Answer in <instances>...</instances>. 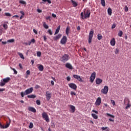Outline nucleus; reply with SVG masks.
Segmentation results:
<instances>
[{"label":"nucleus","instance_id":"412c9836","mask_svg":"<svg viewBox=\"0 0 131 131\" xmlns=\"http://www.w3.org/2000/svg\"><path fill=\"white\" fill-rule=\"evenodd\" d=\"M61 28V26H59L56 31H55V32L54 33V35H56V34H58V33H59V32L60 31V29Z\"/></svg>","mask_w":131,"mask_h":131},{"label":"nucleus","instance_id":"7c9ffc66","mask_svg":"<svg viewBox=\"0 0 131 131\" xmlns=\"http://www.w3.org/2000/svg\"><path fill=\"white\" fill-rule=\"evenodd\" d=\"M97 38L98 40H101V39H102V34L101 33L98 34Z\"/></svg>","mask_w":131,"mask_h":131},{"label":"nucleus","instance_id":"c9c22d12","mask_svg":"<svg viewBox=\"0 0 131 131\" xmlns=\"http://www.w3.org/2000/svg\"><path fill=\"white\" fill-rule=\"evenodd\" d=\"M5 84H6V83L3 81H3L1 80L0 82V86H4Z\"/></svg>","mask_w":131,"mask_h":131},{"label":"nucleus","instance_id":"a211bd4d","mask_svg":"<svg viewBox=\"0 0 131 131\" xmlns=\"http://www.w3.org/2000/svg\"><path fill=\"white\" fill-rule=\"evenodd\" d=\"M66 67L67 68H68L69 69H71V70L73 69V67H72L71 64H70L69 63H67L66 64Z\"/></svg>","mask_w":131,"mask_h":131},{"label":"nucleus","instance_id":"79ce46f5","mask_svg":"<svg viewBox=\"0 0 131 131\" xmlns=\"http://www.w3.org/2000/svg\"><path fill=\"white\" fill-rule=\"evenodd\" d=\"M5 15H6L7 17H11V16H12V15L10 14V13L8 12L5 13Z\"/></svg>","mask_w":131,"mask_h":131},{"label":"nucleus","instance_id":"a878e982","mask_svg":"<svg viewBox=\"0 0 131 131\" xmlns=\"http://www.w3.org/2000/svg\"><path fill=\"white\" fill-rule=\"evenodd\" d=\"M70 108L72 111V113H74V112H75V106L73 105H70Z\"/></svg>","mask_w":131,"mask_h":131},{"label":"nucleus","instance_id":"5fc2aeb1","mask_svg":"<svg viewBox=\"0 0 131 131\" xmlns=\"http://www.w3.org/2000/svg\"><path fill=\"white\" fill-rule=\"evenodd\" d=\"M44 41H47V36L46 35L43 36Z\"/></svg>","mask_w":131,"mask_h":131},{"label":"nucleus","instance_id":"052dcab7","mask_svg":"<svg viewBox=\"0 0 131 131\" xmlns=\"http://www.w3.org/2000/svg\"><path fill=\"white\" fill-rule=\"evenodd\" d=\"M93 112H94V113H96V114H98V113H99V112L95 110H93Z\"/></svg>","mask_w":131,"mask_h":131},{"label":"nucleus","instance_id":"c85d7f7f","mask_svg":"<svg viewBox=\"0 0 131 131\" xmlns=\"http://www.w3.org/2000/svg\"><path fill=\"white\" fill-rule=\"evenodd\" d=\"M18 55H19L20 58H21V59H23L24 60L25 59V58H24V56L23 55V54L20 52H18Z\"/></svg>","mask_w":131,"mask_h":131},{"label":"nucleus","instance_id":"6ab92c4d","mask_svg":"<svg viewBox=\"0 0 131 131\" xmlns=\"http://www.w3.org/2000/svg\"><path fill=\"white\" fill-rule=\"evenodd\" d=\"M28 110L29 111H31V112H33L34 113H35V112H36V110H35L34 107H29Z\"/></svg>","mask_w":131,"mask_h":131},{"label":"nucleus","instance_id":"bf43d9fd","mask_svg":"<svg viewBox=\"0 0 131 131\" xmlns=\"http://www.w3.org/2000/svg\"><path fill=\"white\" fill-rule=\"evenodd\" d=\"M33 32H34V33H35V34H37V31H36V30L33 29Z\"/></svg>","mask_w":131,"mask_h":131},{"label":"nucleus","instance_id":"9d476101","mask_svg":"<svg viewBox=\"0 0 131 131\" xmlns=\"http://www.w3.org/2000/svg\"><path fill=\"white\" fill-rule=\"evenodd\" d=\"M69 86L75 91H76V89H77V85H76L74 83H71L69 84Z\"/></svg>","mask_w":131,"mask_h":131},{"label":"nucleus","instance_id":"473e14b6","mask_svg":"<svg viewBox=\"0 0 131 131\" xmlns=\"http://www.w3.org/2000/svg\"><path fill=\"white\" fill-rule=\"evenodd\" d=\"M42 3L45 4V3H46V2H47V3H48V4H52V1H51V0H42Z\"/></svg>","mask_w":131,"mask_h":131},{"label":"nucleus","instance_id":"4c0bfd02","mask_svg":"<svg viewBox=\"0 0 131 131\" xmlns=\"http://www.w3.org/2000/svg\"><path fill=\"white\" fill-rule=\"evenodd\" d=\"M106 115H107V116H109L110 117H112V118H115V116H114V115H111L109 113H106Z\"/></svg>","mask_w":131,"mask_h":131},{"label":"nucleus","instance_id":"864d4df0","mask_svg":"<svg viewBox=\"0 0 131 131\" xmlns=\"http://www.w3.org/2000/svg\"><path fill=\"white\" fill-rule=\"evenodd\" d=\"M51 126H52V127L55 128L56 125H55V123H51Z\"/></svg>","mask_w":131,"mask_h":131},{"label":"nucleus","instance_id":"774afa93","mask_svg":"<svg viewBox=\"0 0 131 131\" xmlns=\"http://www.w3.org/2000/svg\"><path fill=\"white\" fill-rule=\"evenodd\" d=\"M52 85H54L55 84V83L53 82V81H51Z\"/></svg>","mask_w":131,"mask_h":131},{"label":"nucleus","instance_id":"20e7f679","mask_svg":"<svg viewBox=\"0 0 131 131\" xmlns=\"http://www.w3.org/2000/svg\"><path fill=\"white\" fill-rule=\"evenodd\" d=\"M93 36H94V30H92L91 31H90L89 33V40H88L89 43H91L92 42V39H93Z\"/></svg>","mask_w":131,"mask_h":131},{"label":"nucleus","instance_id":"cd10ccee","mask_svg":"<svg viewBox=\"0 0 131 131\" xmlns=\"http://www.w3.org/2000/svg\"><path fill=\"white\" fill-rule=\"evenodd\" d=\"M101 1V4L102 6V7H105L106 6V2H105V0H100Z\"/></svg>","mask_w":131,"mask_h":131},{"label":"nucleus","instance_id":"0eeeda50","mask_svg":"<svg viewBox=\"0 0 131 131\" xmlns=\"http://www.w3.org/2000/svg\"><path fill=\"white\" fill-rule=\"evenodd\" d=\"M9 123H7L5 126L4 125H2V123L0 122V128H2L3 129L5 128H8V127H9V126H10V125L11 124V119L9 118Z\"/></svg>","mask_w":131,"mask_h":131},{"label":"nucleus","instance_id":"e433bc0d","mask_svg":"<svg viewBox=\"0 0 131 131\" xmlns=\"http://www.w3.org/2000/svg\"><path fill=\"white\" fill-rule=\"evenodd\" d=\"M19 4H21L22 5H26V2H25L23 0H20Z\"/></svg>","mask_w":131,"mask_h":131},{"label":"nucleus","instance_id":"e2e57ef3","mask_svg":"<svg viewBox=\"0 0 131 131\" xmlns=\"http://www.w3.org/2000/svg\"><path fill=\"white\" fill-rule=\"evenodd\" d=\"M37 12H38V13H41L42 11L40 9H37Z\"/></svg>","mask_w":131,"mask_h":131},{"label":"nucleus","instance_id":"1a4fd4ad","mask_svg":"<svg viewBox=\"0 0 131 131\" xmlns=\"http://www.w3.org/2000/svg\"><path fill=\"white\" fill-rule=\"evenodd\" d=\"M95 78H96V72H93L92 73L91 76L90 77V82H94V80H95Z\"/></svg>","mask_w":131,"mask_h":131},{"label":"nucleus","instance_id":"2f4dec72","mask_svg":"<svg viewBox=\"0 0 131 131\" xmlns=\"http://www.w3.org/2000/svg\"><path fill=\"white\" fill-rule=\"evenodd\" d=\"M28 98L34 99V98H36V96H35V95H28Z\"/></svg>","mask_w":131,"mask_h":131},{"label":"nucleus","instance_id":"680f3d73","mask_svg":"<svg viewBox=\"0 0 131 131\" xmlns=\"http://www.w3.org/2000/svg\"><path fill=\"white\" fill-rule=\"evenodd\" d=\"M52 17H53V18H56V17H57V15H56V14L52 13Z\"/></svg>","mask_w":131,"mask_h":131},{"label":"nucleus","instance_id":"13d9d810","mask_svg":"<svg viewBox=\"0 0 131 131\" xmlns=\"http://www.w3.org/2000/svg\"><path fill=\"white\" fill-rule=\"evenodd\" d=\"M26 73H27V75H30V71H29V70L27 71Z\"/></svg>","mask_w":131,"mask_h":131},{"label":"nucleus","instance_id":"aec40b11","mask_svg":"<svg viewBox=\"0 0 131 131\" xmlns=\"http://www.w3.org/2000/svg\"><path fill=\"white\" fill-rule=\"evenodd\" d=\"M11 80V78L10 77H7L6 78L3 79V81L5 83H7L9 82Z\"/></svg>","mask_w":131,"mask_h":131},{"label":"nucleus","instance_id":"9b49d317","mask_svg":"<svg viewBox=\"0 0 131 131\" xmlns=\"http://www.w3.org/2000/svg\"><path fill=\"white\" fill-rule=\"evenodd\" d=\"M66 42H67V37L63 36L60 40V43H61V45H65Z\"/></svg>","mask_w":131,"mask_h":131},{"label":"nucleus","instance_id":"0e129e2a","mask_svg":"<svg viewBox=\"0 0 131 131\" xmlns=\"http://www.w3.org/2000/svg\"><path fill=\"white\" fill-rule=\"evenodd\" d=\"M31 42H32L33 43H34V42H35V39H32L31 40Z\"/></svg>","mask_w":131,"mask_h":131},{"label":"nucleus","instance_id":"b1692460","mask_svg":"<svg viewBox=\"0 0 131 131\" xmlns=\"http://www.w3.org/2000/svg\"><path fill=\"white\" fill-rule=\"evenodd\" d=\"M107 13L110 16H111L112 15V9H111L110 8H108L107 9Z\"/></svg>","mask_w":131,"mask_h":131},{"label":"nucleus","instance_id":"c756f323","mask_svg":"<svg viewBox=\"0 0 131 131\" xmlns=\"http://www.w3.org/2000/svg\"><path fill=\"white\" fill-rule=\"evenodd\" d=\"M101 128V129H102V130H105V131H110V130L108 127H102Z\"/></svg>","mask_w":131,"mask_h":131},{"label":"nucleus","instance_id":"8fccbe9b","mask_svg":"<svg viewBox=\"0 0 131 131\" xmlns=\"http://www.w3.org/2000/svg\"><path fill=\"white\" fill-rule=\"evenodd\" d=\"M48 33H49V34H50V35H52L53 34V33L52 32V30L49 29V30H48Z\"/></svg>","mask_w":131,"mask_h":131},{"label":"nucleus","instance_id":"de8ad7c7","mask_svg":"<svg viewBox=\"0 0 131 131\" xmlns=\"http://www.w3.org/2000/svg\"><path fill=\"white\" fill-rule=\"evenodd\" d=\"M111 102L112 104L114 105L115 106V101L113 100H111Z\"/></svg>","mask_w":131,"mask_h":131},{"label":"nucleus","instance_id":"f03ea898","mask_svg":"<svg viewBox=\"0 0 131 131\" xmlns=\"http://www.w3.org/2000/svg\"><path fill=\"white\" fill-rule=\"evenodd\" d=\"M32 92H33V88L31 87L30 88L27 89L26 91H25L24 92H21L20 95L22 97V98H24V96L26 95H29V94H31Z\"/></svg>","mask_w":131,"mask_h":131},{"label":"nucleus","instance_id":"a18cd8bd","mask_svg":"<svg viewBox=\"0 0 131 131\" xmlns=\"http://www.w3.org/2000/svg\"><path fill=\"white\" fill-rule=\"evenodd\" d=\"M125 12H128V7H127V6H125L124 7Z\"/></svg>","mask_w":131,"mask_h":131},{"label":"nucleus","instance_id":"f704fd0d","mask_svg":"<svg viewBox=\"0 0 131 131\" xmlns=\"http://www.w3.org/2000/svg\"><path fill=\"white\" fill-rule=\"evenodd\" d=\"M122 34H123V32H122V31H119L118 34V36L121 37V36H122Z\"/></svg>","mask_w":131,"mask_h":131},{"label":"nucleus","instance_id":"393cba45","mask_svg":"<svg viewBox=\"0 0 131 131\" xmlns=\"http://www.w3.org/2000/svg\"><path fill=\"white\" fill-rule=\"evenodd\" d=\"M38 69H39V71H43V66L40 65L38 67Z\"/></svg>","mask_w":131,"mask_h":131},{"label":"nucleus","instance_id":"c03bdc74","mask_svg":"<svg viewBox=\"0 0 131 131\" xmlns=\"http://www.w3.org/2000/svg\"><path fill=\"white\" fill-rule=\"evenodd\" d=\"M29 127V128H33V123H30Z\"/></svg>","mask_w":131,"mask_h":131},{"label":"nucleus","instance_id":"ddd939ff","mask_svg":"<svg viewBox=\"0 0 131 131\" xmlns=\"http://www.w3.org/2000/svg\"><path fill=\"white\" fill-rule=\"evenodd\" d=\"M73 77L74 78H75V79H77L78 81H80V82H82V81H83V80H82V79L81 78V77H80V76L79 75H74Z\"/></svg>","mask_w":131,"mask_h":131},{"label":"nucleus","instance_id":"6e6552de","mask_svg":"<svg viewBox=\"0 0 131 131\" xmlns=\"http://www.w3.org/2000/svg\"><path fill=\"white\" fill-rule=\"evenodd\" d=\"M46 97L47 101H50L52 98V93H50L49 91H47L46 93Z\"/></svg>","mask_w":131,"mask_h":131},{"label":"nucleus","instance_id":"2eb2a0df","mask_svg":"<svg viewBox=\"0 0 131 131\" xmlns=\"http://www.w3.org/2000/svg\"><path fill=\"white\" fill-rule=\"evenodd\" d=\"M111 46H112V47H114L115 46V44L116 43V42L115 41V38H113L111 41H110Z\"/></svg>","mask_w":131,"mask_h":131},{"label":"nucleus","instance_id":"f257e3e1","mask_svg":"<svg viewBox=\"0 0 131 131\" xmlns=\"http://www.w3.org/2000/svg\"><path fill=\"white\" fill-rule=\"evenodd\" d=\"M91 16V11L87 10L86 12H81V18L83 20L86 19L87 18H90Z\"/></svg>","mask_w":131,"mask_h":131},{"label":"nucleus","instance_id":"3c124183","mask_svg":"<svg viewBox=\"0 0 131 131\" xmlns=\"http://www.w3.org/2000/svg\"><path fill=\"white\" fill-rule=\"evenodd\" d=\"M36 104H37V105H40V100H36Z\"/></svg>","mask_w":131,"mask_h":131},{"label":"nucleus","instance_id":"58836bf2","mask_svg":"<svg viewBox=\"0 0 131 131\" xmlns=\"http://www.w3.org/2000/svg\"><path fill=\"white\" fill-rule=\"evenodd\" d=\"M14 41H15V39H11L8 40L7 42H14Z\"/></svg>","mask_w":131,"mask_h":131},{"label":"nucleus","instance_id":"423d86ee","mask_svg":"<svg viewBox=\"0 0 131 131\" xmlns=\"http://www.w3.org/2000/svg\"><path fill=\"white\" fill-rule=\"evenodd\" d=\"M108 91L109 87H108L107 85H105L104 86L103 89L101 90V93L103 94V95H107V94H108Z\"/></svg>","mask_w":131,"mask_h":131},{"label":"nucleus","instance_id":"bb28decb","mask_svg":"<svg viewBox=\"0 0 131 131\" xmlns=\"http://www.w3.org/2000/svg\"><path fill=\"white\" fill-rule=\"evenodd\" d=\"M43 26L45 29H49V25H47V23L46 22H44L43 23Z\"/></svg>","mask_w":131,"mask_h":131},{"label":"nucleus","instance_id":"f3484780","mask_svg":"<svg viewBox=\"0 0 131 131\" xmlns=\"http://www.w3.org/2000/svg\"><path fill=\"white\" fill-rule=\"evenodd\" d=\"M62 37V35L61 34H59L56 36L53 37L54 40H58L59 38H61Z\"/></svg>","mask_w":131,"mask_h":131},{"label":"nucleus","instance_id":"09e8293b","mask_svg":"<svg viewBox=\"0 0 131 131\" xmlns=\"http://www.w3.org/2000/svg\"><path fill=\"white\" fill-rule=\"evenodd\" d=\"M118 53H119V50L116 49V50L115 51V54L117 55V54H118Z\"/></svg>","mask_w":131,"mask_h":131},{"label":"nucleus","instance_id":"603ef678","mask_svg":"<svg viewBox=\"0 0 131 131\" xmlns=\"http://www.w3.org/2000/svg\"><path fill=\"white\" fill-rule=\"evenodd\" d=\"M67 80H68V81H70V80H71V78H70L69 76H68L67 77Z\"/></svg>","mask_w":131,"mask_h":131},{"label":"nucleus","instance_id":"dca6fc26","mask_svg":"<svg viewBox=\"0 0 131 131\" xmlns=\"http://www.w3.org/2000/svg\"><path fill=\"white\" fill-rule=\"evenodd\" d=\"M125 101H128V103L127 106L125 107V109H128V108H130L131 105L129 104V99H128L127 98H126L125 99Z\"/></svg>","mask_w":131,"mask_h":131},{"label":"nucleus","instance_id":"39448f33","mask_svg":"<svg viewBox=\"0 0 131 131\" xmlns=\"http://www.w3.org/2000/svg\"><path fill=\"white\" fill-rule=\"evenodd\" d=\"M42 117L47 122H50V119L49 118V116L47 113L43 112L42 114Z\"/></svg>","mask_w":131,"mask_h":131},{"label":"nucleus","instance_id":"5701e85b","mask_svg":"<svg viewBox=\"0 0 131 131\" xmlns=\"http://www.w3.org/2000/svg\"><path fill=\"white\" fill-rule=\"evenodd\" d=\"M71 2L73 6V7H77V3H76L75 1H73V0H71Z\"/></svg>","mask_w":131,"mask_h":131},{"label":"nucleus","instance_id":"a19ab883","mask_svg":"<svg viewBox=\"0 0 131 131\" xmlns=\"http://www.w3.org/2000/svg\"><path fill=\"white\" fill-rule=\"evenodd\" d=\"M11 69H12V70H13L14 72V74H17L18 73V72H17V71L16 70H15V69L13 68H11Z\"/></svg>","mask_w":131,"mask_h":131},{"label":"nucleus","instance_id":"37998d69","mask_svg":"<svg viewBox=\"0 0 131 131\" xmlns=\"http://www.w3.org/2000/svg\"><path fill=\"white\" fill-rule=\"evenodd\" d=\"M37 57H40L41 56V52L38 51L37 52Z\"/></svg>","mask_w":131,"mask_h":131},{"label":"nucleus","instance_id":"338daca9","mask_svg":"<svg viewBox=\"0 0 131 131\" xmlns=\"http://www.w3.org/2000/svg\"><path fill=\"white\" fill-rule=\"evenodd\" d=\"M108 120H109V121H112V122H114V120H113V119H111V118H110V119H108Z\"/></svg>","mask_w":131,"mask_h":131},{"label":"nucleus","instance_id":"69168bd1","mask_svg":"<svg viewBox=\"0 0 131 131\" xmlns=\"http://www.w3.org/2000/svg\"><path fill=\"white\" fill-rule=\"evenodd\" d=\"M20 13L23 15V16H24V15H25L24 12H23V11H20Z\"/></svg>","mask_w":131,"mask_h":131},{"label":"nucleus","instance_id":"49530a36","mask_svg":"<svg viewBox=\"0 0 131 131\" xmlns=\"http://www.w3.org/2000/svg\"><path fill=\"white\" fill-rule=\"evenodd\" d=\"M71 96H76V93H75L74 92L71 91Z\"/></svg>","mask_w":131,"mask_h":131},{"label":"nucleus","instance_id":"6e6d98bb","mask_svg":"<svg viewBox=\"0 0 131 131\" xmlns=\"http://www.w3.org/2000/svg\"><path fill=\"white\" fill-rule=\"evenodd\" d=\"M116 27V25L115 24H113L112 27V29H114Z\"/></svg>","mask_w":131,"mask_h":131},{"label":"nucleus","instance_id":"ea45409f","mask_svg":"<svg viewBox=\"0 0 131 131\" xmlns=\"http://www.w3.org/2000/svg\"><path fill=\"white\" fill-rule=\"evenodd\" d=\"M3 27L5 29V30H7V29H8V25L4 24L3 25Z\"/></svg>","mask_w":131,"mask_h":131},{"label":"nucleus","instance_id":"4468645a","mask_svg":"<svg viewBox=\"0 0 131 131\" xmlns=\"http://www.w3.org/2000/svg\"><path fill=\"white\" fill-rule=\"evenodd\" d=\"M96 84H101V83H102V82H103V80H102V79H100V78H97L96 79Z\"/></svg>","mask_w":131,"mask_h":131},{"label":"nucleus","instance_id":"4be33fe9","mask_svg":"<svg viewBox=\"0 0 131 131\" xmlns=\"http://www.w3.org/2000/svg\"><path fill=\"white\" fill-rule=\"evenodd\" d=\"M70 31V27L68 26L66 30V33L67 35H69Z\"/></svg>","mask_w":131,"mask_h":131},{"label":"nucleus","instance_id":"7ed1b4c3","mask_svg":"<svg viewBox=\"0 0 131 131\" xmlns=\"http://www.w3.org/2000/svg\"><path fill=\"white\" fill-rule=\"evenodd\" d=\"M69 59H70L69 55L67 54H64L61 57V58H60V60L61 62H63V63H66V62H67V61H68Z\"/></svg>","mask_w":131,"mask_h":131},{"label":"nucleus","instance_id":"4d7b16f0","mask_svg":"<svg viewBox=\"0 0 131 131\" xmlns=\"http://www.w3.org/2000/svg\"><path fill=\"white\" fill-rule=\"evenodd\" d=\"M46 20H50L51 21V16L46 17Z\"/></svg>","mask_w":131,"mask_h":131},{"label":"nucleus","instance_id":"f8f14e48","mask_svg":"<svg viewBox=\"0 0 131 131\" xmlns=\"http://www.w3.org/2000/svg\"><path fill=\"white\" fill-rule=\"evenodd\" d=\"M102 102V100L101 99V97H98L95 102V105L96 106H100L101 105V103Z\"/></svg>","mask_w":131,"mask_h":131},{"label":"nucleus","instance_id":"72a5a7b5","mask_svg":"<svg viewBox=\"0 0 131 131\" xmlns=\"http://www.w3.org/2000/svg\"><path fill=\"white\" fill-rule=\"evenodd\" d=\"M92 116L94 119H98V116L95 114H92Z\"/></svg>","mask_w":131,"mask_h":131}]
</instances>
